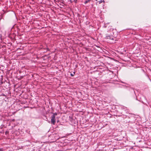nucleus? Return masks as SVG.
Instances as JSON below:
<instances>
[{
  "mask_svg": "<svg viewBox=\"0 0 151 151\" xmlns=\"http://www.w3.org/2000/svg\"><path fill=\"white\" fill-rule=\"evenodd\" d=\"M105 38L107 39H109L111 40H114V38L112 36H111L109 35L106 36V37Z\"/></svg>",
  "mask_w": 151,
  "mask_h": 151,
  "instance_id": "1",
  "label": "nucleus"
},
{
  "mask_svg": "<svg viewBox=\"0 0 151 151\" xmlns=\"http://www.w3.org/2000/svg\"><path fill=\"white\" fill-rule=\"evenodd\" d=\"M51 123L52 124H55V119H52L51 118Z\"/></svg>",
  "mask_w": 151,
  "mask_h": 151,
  "instance_id": "2",
  "label": "nucleus"
},
{
  "mask_svg": "<svg viewBox=\"0 0 151 151\" xmlns=\"http://www.w3.org/2000/svg\"><path fill=\"white\" fill-rule=\"evenodd\" d=\"M102 2H103L104 3V4L105 2V1L103 0H100L99 1V4H101V3H102Z\"/></svg>",
  "mask_w": 151,
  "mask_h": 151,
  "instance_id": "3",
  "label": "nucleus"
},
{
  "mask_svg": "<svg viewBox=\"0 0 151 151\" xmlns=\"http://www.w3.org/2000/svg\"><path fill=\"white\" fill-rule=\"evenodd\" d=\"M75 74V72H74L73 73H72L70 74V76L72 77Z\"/></svg>",
  "mask_w": 151,
  "mask_h": 151,
  "instance_id": "4",
  "label": "nucleus"
},
{
  "mask_svg": "<svg viewBox=\"0 0 151 151\" xmlns=\"http://www.w3.org/2000/svg\"><path fill=\"white\" fill-rule=\"evenodd\" d=\"M52 118L55 119V115H52Z\"/></svg>",
  "mask_w": 151,
  "mask_h": 151,
  "instance_id": "5",
  "label": "nucleus"
},
{
  "mask_svg": "<svg viewBox=\"0 0 151 151\" xmlns=\"http://www.w3.org/2000/svg\"><path fill=\"white\" fill-rule=\"evenodd\" d=\"M57 115V113H53V115H55V116H56Z\"/></svg>",
  "mask_w": 151,
  "mask_h": 151,
  "instance_id": "6",
  "label": "nucleus"
},
{
  "mask_svg": "<svg viewBox=\"0 0 151 151\" xmlns=\"http://www.w3.org/2000/svg\"><path fill=\"white\" fill-rule=\"evenodd\" d=\"M68 1H70L71 3H72L73 1L71 0H68Z\"/></svg>",
  "mask_w": 151,
  "mask_h": 151,
  "instance_id": "7",
  "label": "nucleus"
},
{
  "mask_svg": "<svg viewBox=\"0 0 151 151\" xmlns=\"http://www.w3.org/2000/svg\"><path fill=\"white\" fill-rule=\"evenodd\" d=\"M0 151H3V150L2 148H0Z\"/></svg>",
  "mask_w": 151,
  "mask_h": 151,
  "instance_id": "8",
  "label": "nucleus"
},
{
  "mask_svg": "<svg viewBox=\"0 0 151 151\" xmlns=\"http://www.w3.org/2000/svg\"><path fill=\"white\" fill-rule=\"evenodd\" d=\"M47 51H49L50 50H49V49L48 48H47Z\"/></svg>",
  "mask_w": 151,
  "mask_h": 151,
  "instance_id": "9",
  "label": "nucleus"
}]
</instances>
